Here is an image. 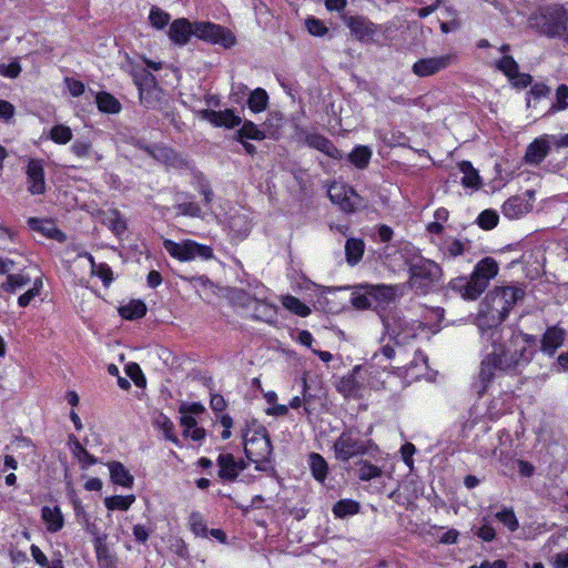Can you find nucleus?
<instances>
[{
	"mask_svg": "<svg viewBox=\"0 0 568 568\" xmlns=\"http://www.w3.org/2000/svg\"><path fill=\"white\" fill-rule=\"evenodd\" d=\"M535 351L530 352L513 334L508 339L494 342L493 349L480 362L476 393L483 397L498 375L517 376L532 361Z\"/></svg>",
	"mask_w": 568,
	"mask_h": 568,
	"instance_id": "obj_1",
	"label": "nucleus"
},
{
	"mask_svg": "<svg viewBox=\"0 0 568 568\" xmlns=\"http://www.w3.org/2000/svg\"><path fill=\"white\" fill-rule=\"evenodd\" d=\"M527 26L536 34L568 41V10L560 3L537 7L528 17Z\"/></svg>",
	"mask_w": 568,
	"mask_h": 568,
	"instance_id": "obj_2",
	"label": "nucleus"
},
{
	"mask_svg": "<svg viewBox=\"0 0 568 568\" xmlns=\"http://www.w3.org/2000/svg\"><path fill=\"white\" fill-rule=\"evenodd\" d=\"M398 294L396 285L363 284L352 293V305L357 310L374 308L377 312L385 311L395 302Z\"/></svg>",
	"mask_w": 568,
	"mask_h": 568,
	"instance_id": "obj_3",
	"label": "nucleus"
},
{
	"mask_svg": "<svg viewBox=\"0 0 568 568\" xmlns=\"http://www.w3.org/2000/svg\"><path fill=\"white\" fill-rule=\"evenodd\" d=\"M408 284L416 293L426 295L434 291L443 277L442 266L430 258L417 256L408 264Z\"/></svg>",
	"mask_w": 568,
	"mask_h": 568,
	"instance_id": "obj_4",
	"label": "nucleus"
},
{
	"mask_svg": "<svg viewBox=\"0 0 568 568\" xmlns=\"http://www.w3.org/2000/svg\"><path fill=\"white\" fill-rule=\"evenodd\" d=\"M244 437V450L247 459L256 464V469H261L260 464L270 460L272 455V445L264 427L247 429Z\"/></svg>",
	"mask_w": 568,
	"mask_h": 568,
	"instance_id": "obj_5",
	"label": "nucleus"
},
{
	"mask_svg": "<svg viewBox=\"0 0 568 568\" xmlns=\"http://www.w3.org/2000/svg\"><path fill=\"white\" fill-rule=\"evenodd\" d=\"M163 247L174 258L186 262L196 257L210 260L213 257L212 247L199 244L193 240H184L176 243L172 240H164Z\"/></svg>",
	"mask_w": 568,
	"mask_h": 568,
	"instance_id": "obj_6",
	"label": "nucleus"
},
{
	"mask_svg": "<svg viewBox=\"0 0 568 568\" xmlns=\"http://www.w3.org/2000/svg\"><path fill=\"white\" fill-rule=\"evenodd\" d=\"M301 145L317 150L333 160H342V151L325 135L317 132H310L296 125L292 136Z\"/></svg>",
	"mask_w": 568,
	"mask_h": 568,
	"instance_id": "obj_7",
	"label": "nucleus"
},
{
	"mask_svg": "<svg viewBox=\"0 0 568 568\" xmlns=\"http://www.w3.org/2000/svg\"><path fill=\"white\" fill-rule=\"evenodd\" d=\"M328 196L346 213H355L367 206L366 200L345 183H333L328 189Z\"/></svg>",
	"mask_w": 568,
	"mask_h": 568,
	"instance_id": "obj_8",
	"label": "nucleus"
},
{
	"mask_svg": "<svg viewBox=\"0 0 568 568\" xmlns=\"http://www.w3.org/2000/svg\"><path fill=\"white\" fill-rule=\"evenodd\" d=\"M503 302L500 296H497V292L494 290L488 292L479 312V320L483 324L488 327H497L507 320L511 308Z\"/></svg>",
	"mask_w": 568,
	"mask_h": 568,
	"instance_id": "obj_9",
	"label": "nucleus"
},
{
	"mask_svg": "<svg viewBox=\"0 0 568 568\" xmlns=\"http://www.w3.org/2000/svg\"><path fill=\"white\" fill-rule=\"evenodd\" d=\"M366 385L373 390L397 392L404 387V381L400 378L397 369L388 371L386 367L379 369L371 365L366 371Z\"/></svg>",
	"mask_w": 568,
	"mask_h": 568,
	"instance_id": "obj_10",
	"label": "nucleus"
},
{
	"mask_svg": "<svg viewBox=\"0 0 568 568\" xmlns=\"http://www.w3.org/2000/svg\"><path fill=\"white\" fill-rule=\"evenodd\" d=\"M335 457L343 462L347 463L352 458L357 456H363L367 453L366 444L352 430H344L337 437L334 445Z\"/></svg>",
	"mask_w": 568,
	"mask_h": 568,
	"instance_id": "obj_11",
	"label": "nucleus"
},
{
	"mask_svg": "<svg viewBox=\"0 0 568 568\" xmlns=\"http://www.w3.org/2000/svg\"><path fill=\"white\" fill-rule=\"evenodd\" d=\"M194 36L224 48H231L235 43V37L229 29L212 22H195Z\"/></svg>",
	"mask_w": 568,
	"mask_h": 568,
	"instance_id": "obj_12",
	"label": "nucleus"
},
{
	"mask_svg": "<svg viewBox=\"0 0 568 568\" xmlns=\"http://www.w3.org/2000/svg\"><path fill=\"white\" fill-rule=\"evenodd\" d=\"M457 59L456 53H446L438 57L422 58L414 62L412 71L419 78L432 77L448 67Z\"/></svg>",
	"mask_w": 568,
	"mask_h": 568,
	"instance_id": "obj_13",
	"label": "nucleus"
},
{
	"mask_svg": "<svg viewBox=\"0 0 568 568\" xmlns=\"http://www.w3.org/2000/svg\"><path fill=\"white\" fill-rule=\"evenodd\" d=\"M343 21L359 42L372 41L378 31V26L365 16H344Z\"/></svg>",
	"mask_w": 568,
	"mask_h": 568,
	"instance_id": "obj_14",
	"label": "nucleus"
},
{
	"mask_svg": "<svg viewBox=\"0 0 568 568\" xmlns=\"http://www.w3.org/2000/svg\"><path fill=\"white\" fill-rule=\"evenodd\" d=\"M448 288L468 301L477 300L486 291L481 283L477 282L471 275L469 277L458 276L452 278L448 283Z\"/></svg>",
	"mask_w": 568,
	"mask_h": 568,
	"instance_id": "obj_15",
	"label": "nucleus"
},
{
	"mask_svg": "<svg viewBox=\"0 0 568 568\" xmlns=\"http://www.w3.org/2000/svg\"><path fill=\"white\" fill-rule=\"evenodd\" d=\"M566 336L567 332L565 328L558 325L548 326L540 339V351L552 357L564 345Z\"/></svg>",
	"mask_w": 568,
	"mask_h": 568,
	"instance_id": "obj_16",
	"label": "nucleus"
},
{
	"mask_svg": "<svg viewBox=\"0 0 568 568\" xmlns=\"http://www.w3.org/2000/svg\"><path fill=\"white\" fill-rule=\"evenodd\" d=\"M26 174L28 179V191L36 195L43 194L45 192V181L42 161L34 159L29 160Z\"/></svg>",
	"mask_w": 568,
	"mask_h": 568,
	"instance_id": "obj_17",
	"label": "nucleus"
},
{
	"mask_svg": "<svg viewBox=\"0 0 568 568\" xmlns=\"http://www.w3.org/2000/svg\"><path fill=\"white\" fill-rule=\"evenodd\" d=\"M194 31L195 23L192 24L187 19L180 18L171 23L168 36L174 44L185 45L194 36Z\"/></svg>",
	"mask_w": 568,
	"mask_h": 568,
	"instance_id": "obj_18",
	"label": "nucleus"
},
{
	"mask_svg": "<svg viewBox=\"0 0 568 568\" xmlns=\"http://www.w3.org/2000/svg\"><path fill=\"white\" fill-rule=\"evenodd\" d=\"M498 271L499 266L495 258L484 257L474 266L470 275L477 282H480L485 288H487L490 280H493L498 274Z\"/></svg>",
	"mask_w": 568,
	"mask_h": 568,
	"instance_id": "obj_19",
	"label": "nucleus"
},
{
	"mask_svg": "<svg viewBox=\"0 0 568 568\" xmlns=\"http://www.w3.org/2000/svg\"><path fill=\"white\" fill-rule=\"evenodd\" d=\"M531 210L529 204L523 196L513 195L508 197L501 205V212L509 220H517L527 214Z\"/></svg>",
	"mask_w": 568,
	"mask_h": 568,
	"instance_id": "obj_20",
	"label": "nucleus"
},
{
	"mask_svg": "<svg viewBox=\"0 0 568 568\" xmlns=\"http://www.w3.org/2000/svg\"><path fill=\"white\" fill-rule=\"evenodd\" d=\"M202 118L216 126L234 128L241 123V118L230 109L223 111L203 110Z\"/></svg>",
	"mask_w": 568,
	"mask_h": 568,
	"instance_id": "obj_21",
	"label": "nucleus"
},
{
	"mask_svg": "<svg viewBox=\"0 0 568 568\" xmlns=\"http://www.w3.org/2000/svg\"><path fill=\"white\" fill-rule=\"evenodd\" d=\"M219 476L226 480H234L245 468L243 462H236L231 454H221L217 458Z\"/></svg>",
	"mask_w": 568,
	"mask_h": 568,
	"instance_id": "obj_22",
	"label": "nucleus"
},
{
	"mask_svg": "<svg viewBox=\"0 0 568 568\" xmlns=\"http://www.w3.org/2000/svg\"><path fill=\"white\" fill-rule=\"evenodd\" d=\"M133 79L134 83L139 88L141 101L146 102V94L150 92V90H158L155 87L154 75L144 68L136 67L133 69Z\"/></svg>",
	"mask_w": 568,
	"mask_h": 568,
	"instance_id": "obj_23",
	"label": "nucleus"
},
{
	"mask_svg": "<svg viewBox=\"0 0 568 568\" xmlns=\"http://www.w3.org/2000/svg\"><path fill=\"white\" fill-rule=\"evenodd\" d=\"M459 171L464 174L460 183L465 189L479 190L483 186V180L477 169L470 161L464 160L458 163Z\"/></svg>",
	"mask_w": 568,
	"mask_h": 568,
	"instance_id": "obj_24",
	"label": "nucleus"
},
{
	"mask_svg": "<svg viewBox=\"0 0 568 568\" xmlns=\"http://www.w3.org/2000/svg\"><path fill=\"white\" fill-rule=\"evenodd\" d=\"M550 151L548 142L544 139H535L525 153V160L528 163L539 164L542 162Z\"/></svg>",
	"mask_w": 568,
	"mask_h": 568,
	"instance_id": "obj_25",
	"label": "nucleus"
},
{
	"mask_svg": "<svg viewBox=\"0 0 568 568\" xmlns=\"http://www.w3.org/2000/svg\"><path fill=\"white\" fill-rule=\"evenodd\" d=\"M28 224L32 230H36L50 239L60 242L65 239V235L49 220L30 217L28 220Z\"/></svg>",
	"mask_w": 568,
	"mask_h": 568,
	"instance_id": "obj_26",
	"label": "nucleus"
},
{
	"mask_svg": "<svg viewBox=\"0 0 568 568\" xmlns=\"http://www.w3.org/2000/svg\"><path fill=\"white\" fill-rule=\"evenodd\" d=\"M365 252L364 240L358 237H349L345 243V257L346 262L351 266L358 264Z\"/></svg>",
	"mask_w": 568,
	"mask_h": 568,
	"instance_id": "obj_27",
	"label": "nucleus"
},
{
	"mask_svg": "<svg viewBox=\"0 0 568 568\" xmlns=\"http://www.w3.org/2000/svg\"><path fill=\"white\" fill-rule=\"evenodd\" d=\"M308 466L313 478L324 484L328 475V464L325 458L318 453H311L308 455Z\"/></svg>",
	"mask_w": 568,
	"mask_h": 568,
	"instance_id": "obj_28",
	"label": "nucleus"
},
{
	"mask_svg": "<svg viewBox=\"0 0 568 568\" xmlns=\"http://www.w3.org/2000/svg\"><path fill=\"white\" fill-rule=\"evenodd\" d=\"M359 511L361 504L357 500L351 498L339 499L332 507V513L337 519L355 516L359 514Z\"/></svg>",
	"mask_w": 568,
	"mask_h": 568,
	"instance_id": "obj_29",
	"label": "nucleus"
},
{
	"mask_svg": "<svg viewBox=\"0 0 568 568\" xmlns=\"http://www.w3.org/2000/svg\"><path fill=\"white\" fill-rule=\"evenodd\" d=\"M110 470L111 480L115 485L123 486L125 488H131L133 485V476L130 471L124 467V465L120 462H111L108 465Z\"/></svg>",
	"mask_w": 568,
	"mask_h": 568,
	"instance_id": "obj_30",
	"label": "nucleus"
},
{
	"mask_svg": "<svg viewBox=\"0 0 568 568\" xmlns=\"http://www.w3.org/2000/svg\"><path fill=\"white\" fill-rule=\"evenodd\" d=\"M41 516L49 531L55 532L63 527V517L58 507L44 506Z\"/></svg>",
	"mask_w": 568,
	"mask_h": 568,
	"instance_id": "obj_31",
	"label": "nucleus"
},
{
	"mask_svg": "<svg viewBox=\"0 0 568 568\" xmlns=\"http://www.w3.org/2000/svg\"><path fill=\"white\" fill-rule=\"evenodd\" d=\"M495 292H497V296H500V298L504 301L503 303L509 306L511 310L515 306V304L523 300L525 296V291L521 287L517 286H496L494 288Z\"/></svg>",
	"mask_w": 568,
	"mask_h": 568,
	"instance_id": "obj_32",
	"label": "nucleus"
},
{
	"mask_svg": "<svg viewBox=\"0 0 568 568\" xmlns=\"http://www.w3.org/2000/svg\"><path fill=\"white\" fill-rule=\"evenodd\" d=\"M356 476L361 481H369L382 476V468L369 460L359 459L356 462Z\"/></svg>",
	"mask_w": 568,
	"mask_h": 568,
	"instance_id": "obj_33",
	"label": "nucleus"
},
{
	"mask_svg": "<svg viewBox=\"0 0 568 568\" xmlns=\"http://www.w3.org/2000/svg\"><path fill=\"white\" fill-rule=\"evenodd\" d=\"M103 223L116 235L126 231V222L118 210H109L103 214Z\"/></svg>",
	"mask_w": 568,
	"mask_h": 568,
	"instance_id": "obj_34",
	"label": "nucleus"
},
{
	"mask_svg": "<svg viewBox=\"0 0 568 568\" xmlns=\"http://www.w3.org/2000/svg\"><path fill=\"white\" fill-rule=\"evenodd\" d=\"M372 150L367 145H356L348 154V161L357 169L364 170L372 159Z\"/></svg>",
	"mask_w": 568,
	"mask_h": 568,
	"instance_id": "obj_35",
	"label": "nucleus"
},
{
	"mask_svg": "<svg viewBox=\"0 0 568 568\" xmlns=\"http://www.w3.org/2000/svg\"><path fill=\"white\" fill-rule=\"evenodd\" d=\"M359 371V367H355L352 374L343 376L338 384L337 389L344 396H356L361 389V385L356 379L355 373Z\"/></svg>",
	"mask_w": 568,
	"mask_h": 568,
	"instance_id": "obj_36",
	"label": "nucleus"
},
{
	"mask_svg": "<svg viewBox=\"0 0 568 568\" xmlns=\"http://www.w3.org/2000/svg\"><path fill=\"white\" fill-rule=\"evenodd\" d=\"M145 151L155 160L169 165L175 164L178 159L176 153L171 148L163 145L146 146Z\"/></svg>",
	"mask_w": 568,
	"mask_h": 568,
	"instance_id": "obj_37",
	"label": "nucleus"
},
{
	"mask_svg": "<svg viewBox=\"0 0 568 568\" xmlns=\"http://www.w3.org/2000/svg\"><path fill=\"white\" fill-rule=\"evenodd\" d=\"M94 549L100 568H116V559L110 552L105 542H102V540H98L94 544Z\"/></svg>",
	"mask_w": 568,
	"mask_h": 568,
	"instance_id": "obj_38",
	"label": "nucleus"
},
{
	"mask_svg": "<svg viewBox=\"0 0 568 568\" xmlns=\"http://www.w3.org/2000/svg\"><path fill=\"white\" fill-rule=\"evenodd\" d=\"M119 313L125 320H136L145 315L146 306L142 301L134 300L121 306Z\"/></svg>",
	"mask_w": 568,
	"mask_h": 568,
	"instance_id": "obj_39",
	"label": "nucleus"
},
{
	"mask_svg": "<svg viewBox=\"0 0 568 568\" xmlns=\"http://www.w3.org/2000/svg\"><path fill=\"white\" fill-rule=\"evenodd\" d=\"M72 152L80 159L94 158L95 161L101 160V155L93 150L92 143L84 139H77L72 146Z\"/></svg>",
	"mask_w": 568,
	"mask_h": 568,
	"instance_id": "obj_40",
	"label": "nucleus"
},
{
	"mask_svg": "<svg viewBox=\"0 0 568 568\" xmlns=\"http://www.w3.org/2000/svg\"><path fill=\"white\" fill-rule=\"evenodd\" d=\"M495 68L507 79H513L519 70V64L513 55L504 54L501 58L496 60Z\"/></svg>",
	"mask_w": 568,
	"mask_h": 568,
	"instance_id": "obj_41",
	"label": "nucleus"
},
{
	"mask_svg": "<svg viewBox=\"0 0 568 568\" xmlns=\"http://www.w3.org/2000/svg\"><path fill=\"white\" fill-rule=\"evenodd\" d=\"M98 108L104 113H118L121 110L120 102L110 93L100 92L95 98Z\"/></svg>",
	"mask_w": 568,
	"mask_h": 568,
	"instance_id": "obj_42",
	"label": "nucleus"
},
{
	"mask_svg": "<svg viewBox=\"0 0 568 568\" xmlns=\"http://www.w3.org/2000/svg\"><path fill=\"white\" fill-rule=\"evenodd\" d=\"M427 356L422 351L416 349L414 353V358L408 363H403L402 365L397 366L396 369L403 379L410 373L413 368L418 366L427 367Z\"/></svg>",
	"mask_w": 568,
	"mask_h": 568,
	"instance_id": "obj_43",
	"label": "nucleus"
},
{
	"mask_svg": "<svg viewBox=\"0 0 568 568\" xmlns=\"http://www.w3.org/2000/svg\"><path fill=\"white\" fill-rule=\"evenodd\" d=\"M301 386H302L303 397L301 398L300 396H294L290 400L288 405L293 409H296V408H300L303 406L304 410L306 413H310V409L307 408V404H308L310 399L312 398V395L308 393L307 373L306 372H304L303 375L301 376Z\"/></svg>",
	"mask_w": 568,
	"mask_h": 568,
	"instance_id": "obj_44",
	"label": "nucleus"
},
{
	"mask_svg": "<svg viewBox=\"0 0 568 568\" xmlns=\"http://www.w3.org/2000/svg\"><path fill=\"white\" fill-rule=\"evenodd\" d=\"M75 511H77V516L80 519V521L82 524H84L85 530L89 534H91L92 536H94V544L98 540H102V542H105L106 536L100 534V530L94 523L89 521L88 514L82 509V507L80 505H75Z\"/></svg>",
	"mask_w": 568,
	"mask_h": 568,
	"instance_id": "obj_45",
	"label": "nucleus"
},
{
	"mask_svg": "<svg viewBox=\"0 0 568 568\" xmlns=\"http://www.w3.org/2000/svg\"><path fill=\"white\" fill-rule=\"evenodd\" d=\"M499 215L495 210H484L477 217V224L481 230L490 231L498 225Z\"/></svg>",
	"mask_w": 568,
	"mask_h": 568,
	"instance_id": "obj_46",
	"label": "nucleus"
},
{
	"mask_svg": "<svg viewBox=\"0 0 568 568\" xmlns=\"http://www.w3.org/2000/svg\"><path fill=\"white\" fill-rule=\"evenodd\" d=\"M286 311L301 317H306L312 313V310L308 305L290 294H286Z\"/></svg>",
	"mask_w": 568,
	"mask_h": 568,
	"instance_id": "obj_47",
	"label": "nucleus"
},
{
	"mask_svg": "<svg viewBox=\"0 0 568 568\" xmlns=\"http://www.w3.org/2000/svg\"><path fill=\"white\" fill-rule=\"evenodd\" d=\"M134 500H135V497L133 495L112 496V497H106L104 499V505L110 510H114V509L128 510L131 507V505L134 503Z\"/></svg>",
	"mask_w": 568,
	"mask_h": 568,
	"instance_id": "obj_48",
	"label": "nucleus"
},
{
	"mask_svg": "<svg viewBox=\"0 0 568 568\" xmlns=\"http://www.w3.org/2000/svg\"><path fill=\"white\" fill-rule=\"evenodd\" d=\"M267 99H268V97H267V93L265 90L260 89V88L255 89L250 94V98L247 101L248 108L253 112H261L266 108Z\"/></svg>",
	"mask_w": 568,
	"mask_h": 568,
	"instance_id": "obj_49",
	"label": "nucleus"
},
{
	"mask_svg": "<svg viewBox=\"0 0 568 568\" xmlns=\"http://www.w3.org/2000/svg\"><path fill=\"white\" fill-rule=\"evenodd\" d=\"M31 282V278L23 274L8 275L7 281L1 285L2 290L8 293H14Z\"/></svg>",
	"mask_w": 568,
	"mask_h": 568,
	"instance_id": "obj_50",
	"label": "nucleus"
},
{
	"mask_svg": "<svg viewBox=\"0 0 568 568\" xmlns=\"http://www.w3.org/2000/svg\"><path fill=\"white\" fill-rule=\"evenodd\" d=\"M495 517L511 532L519 528V523L513 508H504L495 514Z\"/></svg>",
	"mask_w": 568,
	"mask_h": 568,
	"instance_id": "obj_51",
	"label": "nucleus"
},
{
	"mask_svg": "<svg viewBox=\"0 0 568 568\" xmlns=\"http://www.w3.org/2000/svg\"><path fill=\"white\" fill-rule=\"evenodd\" d=\"M383 140L389 148L409 146V138L399 130H390L384 135Z\"/></svg>",
	"mask_w": 568,
	"mask_h": 568,
	"instance_id": "obj_52",
	"label": "nucleus"
},
{
	"mask_svg": "<svg viewBox=\"0 0 568 568\" xmlns=\"http://www.w3.org/2000/svg\"><path fill=\"white\" fill-rule=\"evenodd\" d=\"M170 14L159 7H152L149 14V21L155 29H163L170 22Z\"/></svg>",
	"mask_w": 568,
	"mask_h": 568,
	"instance_id": "obj_53",
	"label": "nucleus"
},
{
	"mask_svg": "<svg viewBox=\"0 0 568 568\" xmlns=\"http://www.w3.org/2000/svg\"><path fill=\"white\" fill-rule=\"evenodd\" d=\"M305 28L307 32L313 37H324L328 33V28L325 26V23L321 19L313 16L305 19Z\"/></svg>",
	"mask_w": 568,
	"mask_h": 568,
	"instance_id": "obj_54",
	"label": "nucleus"
},
{
	"mask_svg": "<svg viewBox=\"0 0 568 568\" xmlns=\"http://www.w3.org/2000/svg\"><path fill=\"white\" fill-rule=\"evenodd\" d=\"M50 138L58 144H65L72 139V131L63 124L54 125L50 131Z\"/></svg>",
	"mask_w": 568,
	"mask_h": 568,
	"instance_id": "obj_55",
	"label": "nucleus"
},
{
	"mask_svg": "<svg viewBox=\"0 0 568 568\" xmlns=\"http://www.w3.org/2000/svg\"><path fill=\"white\" fill-rule=\"evenodd\" d=\"M154 423L158 426V428L163 432V434L168 440H171V442L178 444V438L173 433L174 425L169 417L161 414L155 418Z\"/></svg>",
	"mask_w": 568,
	"mask_h": 568,
	"instance_id": "obj_56",
	"label": "nucleus"
},
{
	"mask_svg": "<svg viewBox=\"0 0 568 568\" xmlns=\"http://www.w3.org/2000/svg\"><path fill=\"white\" fill-rule=\"evenodd\" d=\"M189 523H190L192 531L196 536L207 537L209 529L206 528L205 520L200 513H196V511L192 513L190 515Z\"/></svg>",
	"mask_w": 568,
	"mask_h": 568,
	"instance_id": "obj_57",
	"label": "nucleus"
},
{
	"mask_svg": "<svg viewBox=\"0 0 568 568\" xmlns=\"http://www.w3.org/2000/svg\"><path fill=\"white\" fill-rule=\"evenodd\" d=\"M73 454L75 455V457L78 458V460L82 464V467H89L91 465H94L97 464V458L91 455L82 445L79 440H75L74 442V447H73Z\"/></svg>",
	"mask_w": 568,
	"mask_h": 568,
	"instance_id": "obj_58",
	"label": "nucleus"
},
{
	"mask_svg": "<svg viewBox=\"0 0 568 568\" xmlns=\"http://www.w3.org/2000/svg\"><path fill=\"white\" fill-rule=\"evenodd\" d=\"M91 264L92 274L98 275L105 285H109L112 281V270L106 264H95L92 256L88 255Z\"/></svg>",
	"mask_w": 568,
	"mask_h": 568,
	"instance_id": "obj_59",
	"label": "nucleus"
},
{
	"mask_svg": "<svg viewBox=\"0 0 568 568\" xmlns=\"http://www.w3.org/2000/svg\"><path fill=\"white\" fill-rule=\"evenodd\" d=\"M568 108V85L560 84L556 90V103L552 104L550 111H562Z\"/></svg>",
	"mask_w": 568,
	"mask_h": 568,
	"instance_id": "obj_60",
	"label": "nucleus"
},
{
	"mask_svg": "<svg viewBox=\"0 0 568 568\" xmlns=\"http://www.w3.org/2000/svg\"><path fill=\"white\" fill-rule=\"evenodd\" d=\"M176 211L181 215L191 216V217H201V207L195 202H183L179 203L175 206Z\"/></svg>",
	"mask_w": 568,
	"mask_h": 568,
	"instance_id": "obj_61",
	"label": "nucleus"
},
{
	"mask_svg": "<svg viewBox=\"0 0 568 568\" xmlns=\"http://www.w3.org/2000/svg\"><path fill=\"white\" fill-rule=\"evenodd\" d=\"M239 134L241 138L262 140L264 139V133L251 121H247L240 129Z\"/></svg>",
	"mask_w": 568,
	"mask_h": 568,
	"instance_id": "obj_62",
	"label": "nucleus"
},
{
	"mask_svg": "<svg viewBox=\"0 0 568 568\" xmlns=\"http://www.w3.org/2000/svg\"><path fill=\"white\" fill-rule=\"evenodd\" d=\"M197 190L203 195L204 204L209 205L213 201L214 193L211 189L210 182L203 176H196Z\"/></svg>",
	"mask_w": 568,
	"mask_h": 568,
	"instance_id": "obj_63",
	"label": "nucleus"
},
{
	"mask_svg": "<svg viewBox=\"0 0 568 568\" xmlns=\"http://www.w3.org/2000/svg\"><path fill=\"white\" fill-rule=\"evenodd\" d=\"M483 520L484 524L476 529L475 535L483 541L490 542L496 538V530L489 524L487 518H484Z\"/></svg>",
	"mask_w": 568,
	"mask_h": 568,
	"instance_id": "obj_64",
	"label": "nucleus"
}]
</instances>
